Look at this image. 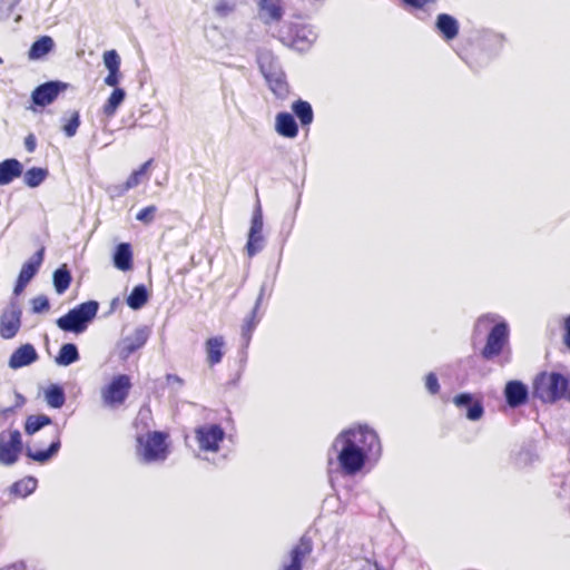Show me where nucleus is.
<instances>
[{
  "mask_svg": "<svg viewBox=\"0 0 570 570\" xmlns=\"http://www.w3.org/2000/svg\"><path fill=\"white\" fill-rule=\"evenodd\" d=\"M332 448L337 452L336 460L344 475H355L363 470L371 454L381 451L376 432L367 426L342 431Z\"/></svg>",
  "mask_w": 570,
  "mask_h": 570,
  "instance_id": "nucleus-1",
  "label": "nucleus"
},
{
  "mask_svg": "<svg viewBox=\"0 0 570 570\" xmlns=\"http://www.w3.org/2000/svg\"><path fill=\"white\" fill-rule=\"evenodd\" d=\"M568 379L558 372H541L533 381V395L543 403H556L566 397Z\"/></svg>",
  "mask_w": 570,
  "mask_h": 570,
  "instance_id": "nucleus-2",
  "label": "nucleus"
},
{
  "mask_svg": "<svg viewBox=\"0 0 570 570\" xmlns=\"http://www.w3.org/2000/svg\"><path fill=\"white\" fill-rule=\"evenodd\" d=\"M99 305L96 301L81 303L56 321L57 326L65 332L80 334L96 317Z\"/></svg>",
  "mask_w": 570,
  "mask_h": 570,
  "instance_id": "nucleus-3",
  "label": "nucleus"
},
{
  "mask_svg": "<svg viewBox=\"0 0 570 570\" xmlns=\"http://www.w3.org/2000/svg\"><path fill=\"white\" fill-rule=\"evenodd\" d=\"M168 438L169 434L161 431L148 432L144 435H138L137 454L145 462L164 461L168 453Z\"/></svg>",
  "mask_w": 570,
  "mask_h": 570,
  "instance_id": "nucleus-4",
  "label": "nucleus"
},
{
  "mask_svg": "<svg viewBox=\"0 0 570 570\" xmlns=\"http://www.w3.org/2000/svg\"><path fill=\"white\" fill-rule=\"evenodd\" d=\"M131 381L127 374H118L101 391V397L106 405L116 407L122 405L131 390Z\"/></svg>",
  "mask_w": 570,
  "mask_h": 570,
  "instance_id": "nucleus-5",
  "label": "nucleus"
},
{
  "mask_svg": "<svg viewBox=\"0 0 570 570\" xmlns=\"http://www.w3.org/2000/svg\"><path fill=\"white\" fill-rule=\"evenodd\" d=\"M312 31L304 24L297 22H285L278 29L279 40L292 48L304 50L312 43Z\"/></svg>",
  "mask_w": 570,
  "mask_h": 570,
  "instance_id": "nucleus-6",
  "label": "nucleus"
},
{
  "mask_svg": "<svg viewBox=\"0 0 570 570\" xmlns=\"http://www.w3.org/2000/svg\"><path fill=\"white\" fill-rule=\"evenodd\" d=\"M23 450L22 438L19 430H4L0 432V464L12 465Z\"/></svg>",
  "mask_w": 570,
  "mask_h": 570,
  "instance_id": "nucleus-7",
  "label": "nucleus"
},
{
  "mask_svg": "<svg viewBox=\"0 0 570 570\" xmlns=\"http://www.w3.org/2000/svg\"><path fill=\"white\" fill-rule=\"evenodd\" d=\"M509 344V327L505 322L497 323L489 332L485 345L481 350L484 360H492L499 356Z\"/></svg>",
  "mask_w": 570,
  "mask_h": 570,
  "instance_id": "nucleus-8",
  "label": "nucleus"
},
{
  "mask_svg": "<svg viewBox=\"0 0 570 570\" xmlns=\"http://www.w3.org/2000/svg\"><path fill=\"white\" fill-rule=\"evenodd\" d=\"M22 309L18 301L11 299L0 315V336L3 340L13 338L21 328Z\"/></svg>",
  "mask_w": 570,
  "mask_h": 570,
  "instance_id": "nucleus-9",
  "label": "nucleus"
},
{
  "mask_svg": "<svg viewBox=\"0 0 570 570\" xmlns=\"http://www.w3.org/2000/svg\"><path fill=\"white\" fill-rule=\"evenodd\" d=\"M194 433L199 449L205 452H218L225 438V431L219 424L200 425Z\"/></svg>",
  "mask_w": 570,
  "mask_h": 570,
  "instance_id": "nucleus-10",
  "label": "nucleus"
},
{
  "mask_svg": "<svg viewBox=\"0 0 570 570\" xmlns=\"http://www.w3.org/2000/svg\"><path fill=\"white\" fill-rule=\"evenodd\" d=\"M313 552V540L304 534L288 551V562H285L279 570H303L305 560Z\"/></svg>",
  "mask_w": 570,
  "mask_h": 570,
  "instance_id": "nucleus-11",
  "label": "nucleus"
},
{
  "mask_svg": "<svg viewBox=\"0 0 570 570\" xmlns=\"http://www.w3.org/2000/svg\"><path fill=\"white\" fill-rule=\"evenodd\" d=\"M68 85L61 81L45 82L32 91V102L40 107H46L52 104L60 92L67 89Z\"/></svg>",
  "mask_w": 570,
  "mask_h": 570,
  "instance_id": "nucleus-12",
  "label": "nucleus"
},
{
  "mask_svg": "<svg viewBox=\"0 0 570 570\" xmlns=\"http://www.w3.org/2000/svg\"><path fill=\"white\" fill-rule=\"evenodd\" d=\"M263 225V212L258 205L252 216L250 228L246 244V250L249 257L255 256L262 249Z\"/></svg>",
  "mask_w": 570,
  "mask_h": 570,
  "instance_id": "nucleus-13",
  "label": "nucleus"
},
{
  "mask_svg": "<svg viewBox=\"0 0 570 570\" xmlns=\"http://www.w3.org/2000/svg\"><path fill=\"white\" fill-rule=\"evenodd\" d=\"M149 332L145 327H139L129 336L120 342V354L124 358L129 357L132 353L141 348L148 341Z\"/></svg>",
  "mask_w": 570,
  "mask_h": 570,
  "instance_id": "nucleus-14",
  "label": "nucleus"
},
{
  "mask_svg": "<svg viewBox=\"0 0 570 570\" xmlns=\"http://www.w3.org/2000/svg\"><path fill=\"white\" fill-rule=\"evenodd\" d=\"M528 389L520 381H509L504 387V396L509 406L518 407L528 401Z\"/></svg>",
  "mask_w": 570,
  "mask_h": 570,
  "instance_id": "nucleus-15",
  "label": "nucleus"
},
{
  "mask_svg": "<svg viewBox=\"0 0 570 570\" xmlns=\"http://www.w3.org/2000/svg\"><path fill=\"white\" fill-rule=\"evenodd\" d=\"M453 403L458 407L466 406V417L471 421H478L483 416L484 409L480 400H474L469 393H461L453 397Z\"/></svg>",
  "mask_w": 570,
  "mask_h": 570,
  "instance_id": "nucleus-16",
  "label": "nucleus"
},
{
  "mask_svg": "<svg viewBox=\"0 0 570 570\" xmlns=\"http://www.w3.org/2000/svg\"><path fill=\"white\" fill-rule=\"evenodd\" d=\"M104 63L109 73L105 78V83L110 87H116L120 80V57L115 49L104 52Z\"/></svg>",
  "mask_w": 570,
  "mask_h": 570,
  "instance_id": "nucleus-17",
  "label": "nucleus"
},
{
  "mask_svg": "<svg viewBox=\"0 0 570 570\" xmlns=\"http://www.w3.org/2000/svg\"><path fill=\"white\" fill-rule=\"evenodd\" d=\"M38 358L35 347L27 343L19 346L9 358V366L11 368H20L33 363Z\"/></svg>",
  "mask_w": 570,
  "mask_h": 570,
  "instance_id": "nucleus-18",
  "label": "nucleus"
},
{
  "mask_svg": "<svg viewBox=\"0 0 570 570\" xmlns=\"http://www.w3.org/2000/svg\"><path fill=\"white\" fill-rule=\"evenodd\" d=\"M60 446H61L60 430L58 429V426H55V431H53L49 448L47 450H37V451H32L31 449H28L27 456L36 462L45 463L58 453Z\"/></svg>",
  "mask_w": 570,
  "mask_h": 570,
  "instance_id": "nucleus-19",
  "label": "nucleus"
},
{
  "mask_svg": "<svg viewBox=\"0 0 570 570\" xmlns=\"http://www.w3.org/2000/svg\"><path fill=\"white\" fill-rule=\"evenodd\" d=\"M258 8L266 23L278 22L283 18L282 0H259Z\"/></svg>",
  "mask_w": 570,
  "mask_h": 570,
  "instance_id": "nucleus-20",
  "label": "nucleus"
},
{
  "mask_svg": "<svg viewBox=\"0 0 570 570\" xmlns=\"http://www.w3.org/2000/svg\"><path fill=\"white\" fill-rule=\"evenodd\" d=\"M224 337L213 336L205 342L206 361L209 366L220 363L224 356Z\"/></svg>",
  "mask_w": 570,
  "mask_h": 570,
  "instance_id": "nucleus-21",
  "label": "nucleus"
},
{
  "mask_svg": "<svg viewBox=\"0 0 570 570\" xmlns=\"http://www.w3.org/2000/svg\"><path fill=\"white\" fill-rule=\"evenodd\" d=\"M276 131L286 138H295L298 134L297 124L289 112H279L275 119Z\"/></svg>",
  "mask_w": 570,
  "mask_h": 570,
  "instance_id": "nucleus-22",
  "label": "nucleus"
},
{
  "mask_svg": "<svg viewBox=\"0 0 570 570\" xmlns=\"http://www.w3.org/2000/svg\"><path fill=\"white\" fill-rule=\"evenodd\" d=\"M22 165L14 158L0 163V185H8L22 175Z\"/></svg>",
  "mask_w": 570,
  "mask_h": 570,
  "instance_id": "nucleus-23",
  "label": "nucleus"
},
{
  "mask_svg": "<svg viewBox=\"0 0 570 570\" xmlns=\"http://www.w3.org/2000/svg\"><path fill=\"white\" fill-rule=\"evenodd\" d=\"M436 29L446 41L456 38L459 35V22L448 13H440L436 17Z\"/></svg>",
  "mask_w": 570,
  "mask_h": 570,
  "instance_id": "nucleus-24",
  "label": "nucleus"
},
{
  "mask_svg": "<svg viewBox=\"0 0 570 570\" xmlns=\"http://www.w3.org/2000/svg\"><path fill=\"white\" fill-rule=\"evenodd\" d=\"M43 256H45V248L41 247L39 250H37L32 255V257L28 262H26L22 265L20 273L18 275V278L29 283L33 278V276L38 273V271L43 262Z\"/></svg>",
  "mask_w": 570,
  "mask_h": 570,
  "instance_id": "nucleus-25",
  "label": "nucleus"
},
{
  "mask_svg": "<svg viewBox=\"0 0 570 570\" xmlns=\"http://www.w3.org/2000/svg\"><path fill=\"white\" fill-rule=\"evenodd\" d=\"M154 159H148L145 161L138 169H135L126 179V181L121 185V193H126L138 185H140L144 180L148 179V173L153 166Z\"/></svg>",
  "mask_w": 570,
  "mask_h": 570,
  "instance_id": "nucleus-26",
  "label": "nucleus"
},
{
  "mask_svg": "<svg viewBox=\"0 0 570 570\" xmlns=\"http://www.w3.org/2000/svg\"><path fill=\"white\" fill-rule=\"evenodd\" d=\"M114 264L118 269L124 272L132 268V252L130 244L121 243L116 247Z\"/></svg>",
  "mask_w": 570,
  "mask_h": 570,
  "instance_id": "nucleus-27",
  "label": "nucleus"
},
{
  "mask_svg": "<svg viewBox=\"0 0 570 570\" xmlns=\"http://www.w3.org/2000/svg\"><path fill=\"white\" fill-rule=\"evenodd\" d=\"M292 110L294 111L295 116L298 118L303 127L308 126L313 122L314 114L312 106L308 101L302 99L294 101L292 105Z\"/></svg>",
  "mask_w": 570,
  "mask_h": 570,
  "instance_id": "nucleus-28",
  "label": "nucleus"
},
{
  "mask_svg": "<svg viewBox=\"0 0 570 570\" xmlns=\"http://www.w3.org/2000/svg\"><path fill=\"white\" fill-rule=\"evenodd\" d=\"M79 357L77 346L72 343H66L60 347L55 361L60 366H68L77 362Z\"/></svg>",
  "mask_w": 570,
  "mask_h": 570,
  "instance_id": "nucleus-29",
  "label": "nucleus"
},
{
  "mask_svg": "<svg viewBox=\"0 0 570 570\" xmlns=\"http://www.w3.org/2000/svg\"><path fill=\"white\" fill-rule=\"evenodd\" d=\"M53 48V41L50 37L43 36L35 41L29 50L30 59H40L49 53Z\"/></svg>",
  "mask_w": 570,
  "mask_h": 570,
  "instance_id": "nucleus-30",
  "label": "nucleus"
},
{
  "mask_svg": "<svg viewBox=\"0 0 570 570\" xmlns=\"http://www.w3.org/2000/svg\"><path fill=\"white\" fill-rule=\"evenodd\" d=\"M148 292L145 285H137L128 295L127 305L132 309H139L148 302Z\"/></svg>",
  "mask_w": 570,
  "mask_h": 570,
  "instance_id": "nucleus-31",
  "label": "nucleus"
},
{
  "mask_svg": "<svg viewBox=\"0 0 570 570\" xmlns=\"http://www.w3.org/2000/svg\"><path fill=\"white\" fill-rule=\"evenodd\" d=\"M71 281V274L66 265L55 271L53 285L58 294H63L69 288Z\"/></svg>",
  "mask_w": 570,
  "mask_h": 570,
  "instance_id": "nucleus-32",
  "label": "nucleus"
},
{
  "mask_svg": "<svg viewBox=\"0 0 570 570\" xmlns=\"http://www.w3.org/2000/svg\"><path fill=\"white\" fill-rule=\"evenodd\" d=\"M52 424L51 419L46 414L29 415L24 423V432L32 435L42 428Z\"/></svg>",
  "mask_w": 570,
  "mask_h": 570,
  "instance_id": "nucleus-33",
  "label": "nucleus"
},
{
  "mask_svg": "<svg viewBox=\"0 0 570 570\" xmlns=\"http://www.w3.org/2000/svg\"><path fill=\"white\" fill-rule=\"evenodd\" d=\"M37 488V480L32 476L23 478L11 485V493L17 497L26 498Z\"/></svg>",
  "mask_w": 570,
  "mask_h": 570,
  "instance_id": "nucleus-34",
  "label": "nucleus"
},
{
  "mask_svg": "<svg viewBox=\"0 0 570 570\" xmlns=\"http://www.w3.org/2000/svg\"><path fill=\"white\" fill-rule=\"evenodd\" d=\"M48 170L46 168L32 167L23 175L24 184L30 188H36L47 178Z\"/></svg>",
  "mask_w": 570,
  "mask_h": 570,
  "instance_id": "nucleus-35",
  "label": "nucleus"
},
{
  "mask_svg": "<svg viewBox=\"0 0 570 570\" xmlns=\"http://www.w3.org/2000/svg\"><path fill=\"white\" fill-rule=\"evenodd\" d=\"M268 86L271 90L275 94L278 98H285L289 92V86L287 81L285 80L284 76H266Z\"/></svg>",
  "mask_w": 570,
  "mask_h": 570,
  "instance_id": "nucleus-36",
  "label": "nucleus"
},
{
  "mask_svg": "<svg viewBox=\"0 0 570 570\" xmlns=\"http://www.w3.org/2000/svg\"><path fill=\"white\" fill-rule=\"evenodd\" d=\"M125 99V91L121 88H115V90L109 96L107 102L104 105L102 110L104 114L108 117H111L116 114L117 108Z\"/></svg>",
  "mask_w": 570,
  "mask_h": 570,
  "instance_id": "nucleus-37",
  "label": "nucleus"
},
{
  "mask_svg": "<svg viewBox=\"0 0 570 570\" xmlns=\"http://www.w3.org/2000/svg\"><path fill=\"white\" fill-rule=\"evenodd\" d=\"M46 401L51 407H61L66 401L62 387L59 385H50L46 390Z\"/></svg>",
  "mask_w": 570,
  "mask_h": 570,
  "instance_id": "nucleus-38",
  "label": "nucleus"
},
{
  "mask_svg": "<svg viewBox=\"0 0 570 570\" xmlns=\"http://www.w3.org/2000/svg\"><path fill=\"white\" fill-rule=\"evenodd\" d=\"M80 126L79 111L75 110L70 114L69 119L62 126V130L67 137H73Z\"/></svg>",
  "mask_w": 570,
  "mask_h": 570,
  "instance_id": "nucleus-39",
  "label": "nucleus"
},
{
  "mask_svg": "<svg viewBox=\"0 0 570 570\" xmlns=\"http://www.w3.org/2000/svg\"><path fill=\"white\" fill-rule=\"evenodd\" d=\"M157 210L156 205L146 206L136 214V219L145 225H149L154 222Z\"/></svg>",
  "mask_w": 570,
  "mask_h": 570,
  "instance_id": "nucleus-40",
  "label": "nucleus"
},
{
  "mask_svg": "<svg viewBox=\"0 0 570 570\" xmlns=\"http://www.w3.org/2000/svg\"><path fill=\"white\" fill-rule=\"evenodd\" d=\"M49 308H50V304H49V299L47 296L39 295L31 299V309L33 313H37V314L43 313V312L49 311Z\"/></svg>",
  "mask_w": 570,
  "mask_h": 570,
  "instance_id": "nucleus-41",
  "label": "nucleus"
},
{
  "mask_svg": "<svg viewBox=\"0 0 570 570\" xmlns=\"http://www.w3.org/2000/svg\"><path fill=\"white\" fill-rule=\"evenodd\" d=\"M256 324H257L256 309H254V311H252L250 315L245 320V323L242 328L243 336L246 338H249Z\"/></svg>",
  "mask_w": 570,
  "mask_h": 570,
  "instance_id": "nucleus-42",
  "label": "nucleus"
},
{
  "mask_svg": "<svg viewBox=\"0 0 570 570\" xmlns=\"http://www.w3.org/2000/svg\"><path fill=\"white\" fill-rule=\"evenodd\" d=\"M425 387L433 395H435L440 392V384H439V380H438L435 373L430 372L426 374Z\"/></svg>",
  "mask_w": 570,
  "mask_h": 570,
  "instance_id": "nucleus-43",
  "label": "nucleus"
},
{
  "mask_svg": "<svg viewBox=\"0 0 570 570\" xmlns=\"http://www.w3.org/2000/svg\"><path fill=\"white\" fill-rule=\"evenodd\" d=\"M405 7L422 9L429 3H433L436 0H402Z\"/></svg>",
  "mask_w": 570,
  "mask_h": 570,
  "instance_id": "nucleus-44",
  "label": "nucleus"
},
{
  "mask_svg": "<svg viewBox=\"0 0 570 570\" xmlns=\"http://www.w3.org/2000/svg\"><path fill=\"white\" fill-rule=\"evenodd\" d=\"M563 344L570 351V315L563 322Z\"/></svg>",
  "mask_w": 570,
  "mask_h": 570,
  "instance_id": "nucleus-45",
  "label": "nucleus"
},
{
  "mask_svg": "<svg viewBox=\"0 0 570 570\" xmlns=\"http://www.w3.org/2000/svg\"><path fill=\"white\" fill-rule=\"evenodd\" d=\"M24 146H26V149L29 151V153H33L36 150V147H37V140H36V137L33 134H29L26 138H24Z\"/></svg>",
  "mask_w": 570,
  "mask_h": 570,
  "instance_id": "nucleus-46",
  "label": "nucleus"
},
{
  "mask_svg": "<svg viewBox=\"0 0 570 570\" xmlns=\"http://www.w3.org/2000/svg\"><path fill=\"white\" fill-rule=\"evenodd\" d=\"M494 322V318L492 315L490 314H487V315H482L478 318L476 321V324H475V327H474V331H478V328L481 326V325H488V324H491Z\"/></svg>",
  "mask_w": 570,
  "mask_h": 570,
  "instance_id": "nucleus-47",
  "label": "nucleus"
},
{
  "mask_svg": "<svg viewBox=\"0 0 570 570\" xmlns=\"http://www.w3.org/2000/svg\"><path fill=\"white\" fill-rule=\"evenodd\" d=\"M27 285H28L27 282L21 281V279L18 278L17 283L14 285V288H13V294L16 296H19L23 292V289L26 288Z\"/></svg>",
  "mask_w": 570,
  "mask_h": 570,
  "instance_id": "nucleus-48",
  "label": "nucleus"
},
{
  "mask_svg": "<svg viewBox=\"0 0 570 570\" xmlns=\"http://www.w3.org/2000/svg\"><path fill=\"white\" fill-rule=\"evenodd\" d=\"M166 381L169 384H177V385H183L184 384V380L181 377H179L178 375H176V374H167L166 375Z\"/></svg>",
  "mask_w": 570,
  "mask_h": 570,
  "instance_id": "nucleus-49",
  "label": "nucleus"
},
{
  "mask_svg": "<svg viewBox=\"0 0 570 570\" xmlns=\"http://www.w3.org/2000/svg\"><path fill=\"white\" fill-rule=\"evenodd\" d=\"M568 397V400L570 401V390H569V393H567L566 395Z\"/></svg>",
  "mask_w": 570,
  "mask_h": 570,
  "instance_id": "nucleus-50",
  "label": "nucleus"
}]
</instances>
